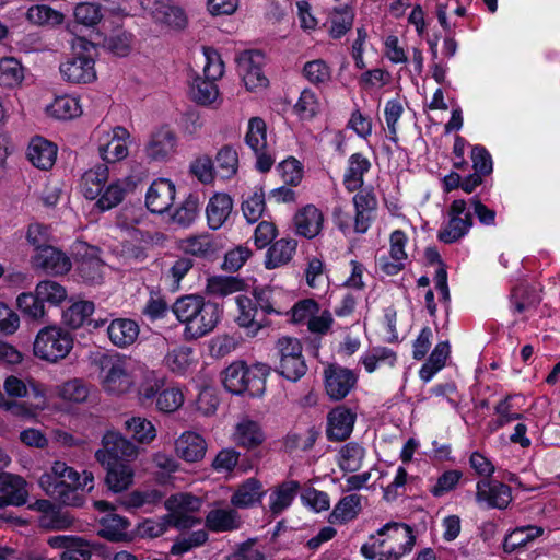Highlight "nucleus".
Segmentation results:
<instances>
[{"instance_id":"obj_29","label":"nucleus","mask_w":560,"mask_h":560,"mask_svg":"<svg viewBox=\"0 0 560 560\" xmlns=\"http://www.w3.org/2000/svg\"><path fill=\"white\" fill-rule=\"evenodd\" d=\"M57 153V145L39 136L32 138L26 151L31 164L43 171H48L55 165Z\"/></svg>"},{"instance_id":"obj_23","label":"nucleus","mask_w":560,"mask_h":560,"mask_svg":"<svg viewBox=\"0 0 560 560\" xmlns=\"http://www.w3.org/2000/svg\"><path fill=\"white\" fill-rule=\"evenodd\" d=\"M109 170L104 164H98L85 171L80 179V191L85 199L98 202L108 187Z\"/></svg>"},{"instance_id":"obj_28","label":"nucleus","mask_w":560,"mask_h":560,"mask_svg":"<svg viewBox=\"0 0 560 560\" xmlns=\"http://www.w3.org/2000/svg\"><path fill=\"white\" fill-rule=\"evenodd\" d=\"M207 452V442L195 431H184L175 440V454L187 463H197L203 459Z\"/></svg>"},{"instance_id":"obj_33","label":"nucleus","mask_w":560,"mask_h":560,"mask_svg":"<svg viewBox=\"0 0 560 560\" xmlns=\"http://www.w3.org/2000/svg\"><path fill=\"white\" fill-rule=\"evenodd\" d=\"M293 223L296 234L313 238L323 229L324 215L314 205H306L295 213Z\"/></svg>"},{"instance_id":"obj_34","label":"nucleus","mask_w":560,"mask_h":560,"mask_svg":"<svg viewBox=\"0 0 560 560\" xmlns=\"http://www.w3.org/2000/svg\"><path fill=\"white\" fill-rule=\"evenodd\" d=\"M240 514L232 508L215 506L206 515L205 525L213 533H225L238 529L242 526Z\"/></svg>"},{"instance_id":"obj_60","label":"nucleus","mask_w":560,"mask_h":560,"mask_svg":"<svg viewBox=\"0 0 560 560\" xmlns=\"http://www.w3.org/2000/svg\"><path fill=\"white\" fill-rule=\"evenodd\" d=\"M207 540L208 533L205 529H198L179 535L172 545L171 553L174 556H183L192 549L205 545Z\"/></svg>"},{"instance_id":"obj_52","label":"nucleus","mask_w":560,"mask_h":560,"mask_svg":"<svg viewBox=\"0 0 560 560\" xmlns=\"http://www.w3.org/2000/svg\"><path fill=\"white\" fill-rule=\"evenodd\" d=\"M30 23L38 26H58L65 21V15L46 4L32 5L26 12Z\"/></svg>"},{"instance_id":"obj_47","label":"nucleus","mask_w":560,"mask_h":560,"mask_svg":"<svg viewBox=\"0 0 560 560\" xmlns=\"http://www.w3.org/2000/svg\"><path fill=\"white\" fill-rule=\"evenodd\" d=\"M296 246L295 240L281 238L275 242L267 252L266 267L275 269L288 264L292 259Z\"/></svg>"},{"instance_id":"obj_64","label":"nucleus","mask_w":560,"mask_h":560,"mask_svg":"<svg viewBox=\"0 0 560 560\" xmlns=\"http://www.w3.org/2000/svg\"><path fill=\"white\" fill-rule=\"evenodd\" d=\"M77 23L86 27H93L101 22L104 14L102 7L94 2L78 3L73 10Z\"/></svg>"},{"instance_id":"obj_63","label":"nucleus","mask_w":560,"mask_h":560,"mask_svg":"<svg viewBox=\"0 0 560 560\" xmlns=\"http://www.w3.org/2000/svg\"><path fill=\"white\" fill-rule=\"evenodd\" d=\"M16 305L25 316L32 319L39 320L46 315L45 304L35 291L21 293L16 299Z\"/></svg>"},{"instance_id":"obj_61","label":"nucleus","mask_w":560,"mask_h":560,"mask_svg":"<svg viewBox=\"0 0 560 560\" xmlns=\"http://www.w3.org/2000/svg\"><path fill=\"white\" fill-rule=\"evenodd\" d=\"M56 396L68 402L80 404L89 397V388L78 378L65 382L55 388Z\"/></svg>"},{"instance_id":"obj_26","label":"nucleus","mask_w":560,"mask_h":560,"mask_svg":"<svg viewBox=\"0 0 560 560\" xmlns=\"http://www.w3.org/2000/svg\"><path fill=\"white\" fill-rule=\"evenodd\" d=\"M175 185L167 178H158L149 187L145 195L147 208L153 213H164L173 205Z\"/></svg>"},{"instance_id":"obj_21","label":"nucleus","mask_w":560,"mask_h":560,"mask_svg":"<svg viewBox=\"0 0 560 560\" xmlns=\"http://www.w3.org/2000/svg\"><path fill=\"white\" fill-rule=\"evenodd\" d=\"M407 244L408 236L404 231L395 230L390 233L388 256H382L378 259L380 269L384 273L395 276L406 267L408 260Z\"/></svg>"},{"instance_id":"obj_32","label":"nucleus","mask_w":560,"mask_h":560,"mask_svg":"<svg viewBox=\"0 0 560 560\" xmlns=\"http://www.w3.org/2000/svg\"><path fill=\"white\" fill-rule=\"evenodd\" d=\"M51 548L63 549L60 560H90L91 551L88 542L74 536L57 535L47 540Z\"/></svg>"},{"instance_id":"obj_8","label":"nucleus","mask_w":560,"mask_h":560,"mask_svg":"<svg viewBox=\"0 0 560 560\" xmlns=\"http://www.w3.org/2000/svg\"><path fill=\"white\" fill-rule=\"evenodd\" d=\"M72 348L71 334L56 325L42 328L33 342L34 355L48 363H58L66 359Z\"/></svg>"},{"instance_id":"obj_19","label":"nucleus","mask_w":560,"mask_h":560,"mask_svg":"<svg viewBox=\"0 0 560 560\" xmlns=\"http://www.w3.org/2000/svg\"><path fill=\"white\" fill-rule=\"evenodd\" d=\"M141 8L156 22L175 30L187 25L185 11L172 3L171 0H138Z\"/></svg>"},{"instance_id":"obj_54","label":"nucleus","mask_w":560,"mask_h":560,"mask_svg":"<svg viewBox=\"0 0 560 560\" xmlns=\"http://www.w3.org/2000/svg\"><path fill=\"white\" fill-rule=\"evenodd\" d=\"M354 12L348 5L335 8L329 14V35L332 38H341L352 27Z\"/></svg>"},{"instance_id":"obj_55","label":"nucleus","mask_w":560,"mask_h":560,"mask_svg":"<svg viewBox=\"0 0 560 560\" xmlns=\"http://www.w3.org/2000/svg\"><path fill=\"white\" fill-rule=\"evenodd\" d=\"M37 296L50 306H59L68 296L67 289L55 280L39 281L35 287Z\"/></svg>"},{"instance_id":"obj_7","label":"nucleus","mask_w":560,"mask_h":560,"mask_svg":"<svg viewBox=\"0 0 560 560\" xmlns=\"http://www.w3.org/2000/svg\"><path fill=\"white\" fill-rule=\"evenodd\" d=\"M101 386L107 394L122 395L135 385L130 363L118 353L103 354L98 359Z\"/></svg>"},{"instance_id":"obj_38","label":"nucleus","mask_w":560,"mask_h":560,"mask_svg":"<svg viewBox=\"0 0 560 560\" xmlns=\"http://www.w3.org/2000/svg\"><path fill=\"white\" fill-rule=\"evenodd\" d=\"M300 490V482L287 480L275 487L269 494V511L273 515L281 514L294 501Z\"/></svg>"},{"instance_id":"obj_44","label":"nucleus","mask_w":560,"mask_h":560,"mask_svg":"<svg viewBox=\"0 0 560 560\" xmlns=\"http://www.w3.org/2000/svg\"><path fill=\"white\" fill-rule=\"evenodd\" d=\"M244 289V280L237 277L212 276L207 279L205 290L208 295L224 298Z\"/></svg>"},{"instance_id":"obj_11","label":"nucleus","mask_w":560,"mask_h":560,"mask_svg":"<svg viewBox=\"0 0 560 560\" xmlns=\"http://www.w3.org/2000/svg\"><path fill=\"white\" fill-rule=\"evenodd\" d=\"M276 349L279 357V373L292 382L300 380L307 370L300 340L298 338L283 336L278 339Z\"/></svg>"},{"instance_id":"obj_10","label":"nucleus","mask_w":560,"mask_h":560,"mask_svg":"<svg viewBox=\"0 0 560 560\" xmlns=\"http://www.w3.org/2000/svg\"><path fill=\"white\" fill-rule=\"evenodd\" d=\"M167 517L173 527L188 529L201 523L196 516L202 505V500L191 493L179 492L172 494L164 503Z\"/></svg>"},{"instance_id":"obj_4","label":"nucleus","mask_w":560,"mask_h":560,"mask_svg":"<svg viewBox=\"0 0 560 560\" xmlns=\"http://www.w3.org/2000/svg\"><path fill=\"white\" fill-rule=\"evenodd\" d=\"M38 485L46 494L66 503L70 492L75 490L91 492L94 489V475L89 470L79 472L62 460H55L39 477Z\"/></svg>"},{"instance_id":"obj_6","label":"nucleus","mask_w":560,"mask_h":560,"mask_svg":"<svg viewBox=\"0 0 560 560\" xmlns=\"http://www.w3.org/2000/svg\"><path fill=\"white\" fill-rule=\"evenodd\" d=\"M74 57L60 65V73L69 83L86 84L96 79L94 59L92 52L95 50L93 43L83 37H75L71 44Z\"/></svg>"},{"instance_id":"obj_20","label":"nucleus","mask_w":560,"mask_h":560,"mask_svg":"<svg viewBox=\"0 0 560 560\" xmlns=\"http://www.w3.org/2000/svg\"><path fill=\"white\" fill-rule=\"evenodd\" d=\"M325 389L332 400H341L354 388L358 375L350 369L330 364L325 369Z\"/></svg>"},{"instance_id":"obj_41","label":"nucleus","mask_w":560,"mask_h":560,"mask_svg":"<svg viewBox=\"0 0 560 560\" xmlns=\"http://www.w3.org/2000/svg\"><path fill=\"white\" fill-rule=\"evenodd\" d=\"M130 522L118 514L109 513L100 520L98 535L110 541H124L129 538Z\"/></svg>"},{"instance_id":"obj_13","label":"nucleus","mask_w":560,"mask_h":560,"mask_svg":"<svg viewBox=\"0 0 560 560\" xmlns=\"http://www.w3.org/2000/svg\"><path fill=\"white\" fill-rule=\"evenodd\" d=\"M291 320L295 324H306L311 332L326 334L332 323V314L329 310H320L317 302L305 299L289 307Z\"/></svg>"},{"instance_id":"obj_57","label":"nucleus","mask_w":560,"mask_h":560,"mask_svg":"<svg viewBox=\"0 0 560 560\" xmlns=\"http://www.w3.org/2000/svg\"><path fill=\"white\" fill-rule=\"evenodd\" d=\"M365 451L354 442L345 444L338 454V465L342 470L357 471L361 468Z\"/></svg>"},{"instance_id":"obj_16","label":"nucleus","mask_w":560,"mask_h":560,"mask_svg":"<svg viewBox=\"0 0 560 560\" xmlns=\"http://www.w3.org/2000/svg\"><path fill=\"white\" fill-rule=\"evenodd\" d=\"M447 222L439 232V240L454 243L464 237L472 226L474 217L464 199H455L447 212Z\"/></svg>"},{"instance_id":"obj_30","label":"nucleus","mask_w":560,"mask_h":560,"mask_svg":"<svg viewBox=\"0 0 560 560\" xmlns=\"http://www.w3.org/2000/svg\"><path fill=\"white\" fill-rule=\"evenodd\" d=\"M0 506L15 505L20 506L26 503L27 489L26 481L16 475L9 472L0 474Z\"/></svg>"},{"instance_id":"obj_5","label":"nucleus","mask_w":560,"mask_h":560,"mask_svg":"<svg viewBox=\"0 0 560 560\" xmlns=\"http://www.w3.org/2000/svg\"><path fill=\"white\" fill-rule=\"evenodd\" d=\"M138 399L142 406L155 404L156 410L172 413L185 402L183 388L178 385L166 386V380L154 371H148L139 384Z\"/></svg>"},{"instance_id":"obj_15","label":"nucleus","mask_w":560,"mask_h":560,"mask_svg":"<svg viewBox=\"0 0 560 560\" xmlns=\"http://www.w3.org/2000/svg\"><path fill=\"white\" fill-rule=\"evenodd\" d=\"M245 142L256 155V166L260 172H268L276 158L273 149L267 139L266 122L259 117H253L247 125Z\"/></svg>"},{"instance_id":"obj_40","label":"nucleus","mask_w":560,"mask_h":560,"mask_svg":"<svg viewBox=\"0 0 560 560\" xmlns=\"http://www.w3.org/2000/svg\"><path fill=\"white\" fill-rule=\"evenodd\" d=\"M265 491L259 480L249 478L237 487L231 497V503L235 508L247 509L260 503Z\"/></svg>"},{"instance_id":"obj_3","label":"nucleus","mask_w":560,"mask_h":560,"mask_svg":"<svg viewBox=\"0 0 560 560\" xmlns=\"http://www.w3.org/2000/svg\"><path fill=\"white\" fill-rule=\"evenodd\" d=\"M416 537L410 526L402 523H387L372 535L361 547L366 559L400 560L411 552Z\"/></svg>"},{"instance_id":"obj_62","label":"nucleus","mask_w":560,"mask_h":560,"mask_svg":"<svg viewBox=\"0 0 560 560\" xmlns=\"http://www.w3.org/2000/svg\"><path fill=\"white\" fill-rule=\"evenodd\" d=\"M162 498V492L156 489L135 490L120 499L119 503L127 510L139 509L147 504H155Z\"/></svg>"},{"instance_id":"obj_48","label":"nucleus","mask_w":560,"mask_h":560,"mask_svg":"<svg viewBox=\"0 0 560 560\" xmlns=\"http://www.w3.org/2000/svg\"><path fill=\"white\" fill-rule=\"evenodd\" d=\"M163 362L172 373L184 375L195 365L194 350L189 347L174 348L166 353Z\"/></svg>"},{"instance_id":"obj_1","label":"nucleus","mask_w":560,"mask_h":560,"mask_svg":"<svg viewBox=\"0 0 560 560\" xmlns=\"http://www.w3.org/2000/svg\"><path fill=\"white\" fill-rule=\"evenodd\" d=\"M102 448L95 452L96 460L105 468V483L115 493L129 489L135 479L133 467L121 459H136L139 448L120 432L108 430L102 438Z\"/></svg>"},{"instance_id":"obj_31","label":"nucleus","mask_w":560,"mask_h":560,"mask_svg":"<svg viewBox=\"0 0 560 560\" xmlns=\"http://www.w3.org/2000/svg\"><path fill=\"white\" fill-rule=\"evenodd\" d=\"M371 162L362 153H353L348 158L342 183L347 191L353 192L363 187L364 177L371 170Z\"/></svg>"},{"instance_id":"obj_49","label":"nucleus","mask_w":560,"mask_h":560,"mask_svg":"<svg viewBox=\"0 0 560 560\" xmlns=\"http://www.w3.org/2000/svg\"><path fill=\"white\" fill-rule=\"evenodd\" d=\"M47 113L57 119H73L82 114L79 98L72 95L57 96L48 106Z\"/></svg>"},{"instance_id":"obj_2","label":"nucleus","mask_w":560,"mask_h":560,"mask_svg":"<svg viewBox=\"0 0 560 560\" xmlns=\"http://www.w3.org/2000/svg\"><path fill=\"white\" fill-rule=\"evenodd\" d=\"M177 320L184 325L186 339L196 340L212 332L220 323L222 307L199 294L178 298L172 306Z\"/></svg>"},{"instance_id":"obj_46","label":"nucleus","mask_w":560,"mask_h":560,"mask_svg":"<svg viewBox=\"0 0 560 560\" xmlns=\"http://www.w3.org/2000/svg\"><path fill=\"white\" fill-rule=\"evenodd\" d=\"M450 355V345L447 341L439 342L431 354L429 355L427 362L421 366L419 371L420 378L428 383L430 382L434 375L441 371L446 363V360Z\"/></svg>"},{"instance_id":"obj_17","label":"nucleus","mask_w":560,"mask_h":560,"mask_svg":"<svg viewBox=\"0 0 560 560\" xmlns=\"http://www.w3.org/2000/svg\"><path fill=\"white\" fill-rule=\"evenodd\" d=\"M265 55L258 50H248L237 59L238 72L248 91L266 88L268 79L264 74Z\"/></svg>"},{"instance_id":"obj_9","label":"nucleus","mask_w":560,"mask_h":560,"mask_svg":"<svg viewBox=\"0 0 560 560\" xmlns=\"http://www.w3.org/2000/svg\"><path fill=\"white\" fill-rule=\"evenodd\" d=\"M223 385L232 394L248 393L258 396L265 390V378L256 369L246 366L243 362L230 364L223 372Z\"/></svg>"},{"instance_id":"obj_42","label":"nucleus","mask_w":560,"mask_h":560,"mask_svg":"<svg viewBox=\"0 0 560 560\" xmlns=\"http://www.w3.org/2000/svg\"><path fill=\"white\" fill-rule=\"evenodd\" d=\"M235 442L245 448H254L265 441L260 424L249 418H243L235 427Z\"/></svg>"},{"instance_id":"obj_24","label":"nucleus","mask_w":560,"mask_h":560,"mask_svg":"<svg viewBox=\"0 0 560 560\" xmlns=\"http://www.w3.org/2000/svg\"><path fill=\"white\" fill-rule=\"evenodd\" d=\"M31 264L35 269L55 276L63 275L71 269L69 257L51 245L35 253L31 258Z\"/></svg>"},{"instance_id":"obj_12","label":"nucleus","mask_w":560,"mask_h":560,"mask_svg":"<svg viewBox=\"0 0 560 560\" xmlns=\"http://www.w3.org/2000/svg\"><path fill=\"white\" fill-rule=\"evenodd\" d=\"M95 137L100 156L104 162L115 163L128 156L131 135L125 127L98 128Z\"/></svg>"},{"instance_id":"obj_45","label":"nucleus","mask_w":560,"mask_h":560,"mask_svg":"<svg viewBox=\"0 0 560 560\" xmlns=\"http://www.w3.org/2000/svg\"><path fill=\"white\" fill-rule=\"evenodd\" d=\"M178 248L185 254L206 258L214 254L215 245L210 234L192 235L178 241Z\"/></svg>"},{"instance_id":"obj_53","label":"nucleus","mask_w":560,"mask_h":560,"mask_svg":"<svg viewBox=\"0 0 560 560\" xmlns=\"http://www.w3.org/2000/svg\"><path fill=\"white\" fill-rule=\"evenodd\" d=\"M294 113L302 120L315 118L322 110V102L318 95L311 89H304L298 102L294 104Z\"/></svg>"},{"instance_id":"obj_37","label":"nucleus","mask_w":560,"mask_h":560,"mask_svg":"<svg viewBox=\"0 0 560 560\" xmlns=\"http://www.w3.org/2000/svg\"><path fill=\"white\" fill-rule=\"evenodd\" d=\"M235 302L238 310L236 323L240 327L247 330V335L255 337L267 324L256 319L257 306L254 301L246 295H237Z\"/></svg>"},{"instance_id":"obj_36","label":"nucleus","mask_w":560,"mask_h":560,"mask_svg":"<svg viewBox=\"0 0 560 560\" xmlns=\"http://www.w3.org/2000/svg\"><path fill=\"white\" fill-rule=\"evenodd\" d=\"M233 209V200L225 192H215L206 208L208 225L212 230L220 229L229 219Z\"/></svg>"},{"instance_id":"obj_59","label":"nucleus","mask_w":560,"mask_h":560,"mask_svg":"<svg viewBox=\"0 0 560 560\" xmlns=\"http://www.w3.org/2000/svg\"><path fill=\"white\" fill-rule=\"evenodd\" d=\"M24 79V69L14 57L0 59V84L8 88L20 85Z\"/></svg>"},{"instance_id":"obj_58","label":"nucleus","mask_w":560,"mask_h":560,"mask_svg":"<svg viewBox=\"0 0 560 560\" xmlns=\"http://www.w3.org/2000/svg\"><path fill=\"white\" fill-rule=\"evenodd\" d=\"M94 312V303L78 301L72 303L62 314L63 323L71 328H80Z\"/></svg>"},{"instance_id":"obj_56","label":"nucleus","mask_w":560,"mask_h":560,"mask_svg":"<svg viewBox=\"0 0 560 560\" xmlns=\"http://www.w3.org/2000/svg\"><path fill=\"white\" fill-rule=\"evenodd\" d=\"M215 80L197 77L190 86V95L195 102L201 105H211L219 100V89Z\"/></svg>"},{"instance_id":"obj_22","label":"nucleus","mask_w":560,"mask_h":560,"mask_svg":"<svg viewBox=\"0 0 560 560\" xmlns=\"http://www.w3.org/2000/svg\"><path fill=\"white\" fill-rule=\"evenodd\" d=\"M476 501L489 509L504 510L512 501L511 488L497 480H479L476 485Z\"/></svg>"},{"instance_id":"obj_39","label":"nucleus","mask_w":560,"mask_h":560,"mask_svg":"<svg viewBox=\"0 0 560 560\" xmlns=\"http://www.w3.org/2000/svg\"><path fill=\"white\" fill-rule=\"evenodd\" d=\"M363 497L357 493L341 498L329 514L330 524H346L353 521L362 510Z\"/></svg>"},{"instance_id":"obj_35","label":"nucleus","mask_w":560,"mask_h":560,"mask_svg":"<svg viewBox=\"0 0 560 560\" xmlns=\"http://www.w3.org/2000/svg\"><path fill=\"white\" fill-rule=\"evenodd\" d=\"M139 332L138 323L129 318H116L107 327L110 342L118 348H127L135 343Z\"/></svg>"},{"instance_id":"obj_50","label":"nucleus","mask_w":560,"mask_h":560,"mask_svg":"<svg viewBox=\"0 0 560 560\" xmlns=\"http://www.w3.org/2000/svg\"><path fill=\"white\" fill-rule=\"evenodd\" d=\"M360 361L368 373H373L381 366L393 368L397 362V354L389 348L374 347L366 351Z\"/></svg>"},{"instance_id":"obj_25","label":"nucleus","mask_w":560,"mask_h":560,"mask_svg":"<svg viewBox=\"0 0 560 560\" xmlns=\"http://www.w3.org/2000/svg\"><path fill=\"white\" fill-rule=\"evenodd\" d=\"M136 186L137 180L131 175L110 180L105 195L95 202V208L101 212L116 208L135 190Z\"/></svg>"},{"instance_id":"obj_51","label":"nucleus","mask_w":560,"mask_h":560,"mask_svg":"<svg viewBox=\"0 0 560 560\" xmlns=\"http://www.w3.org/2000/svg\"><path fill=\"white\" fill-rule=\"evenodd\" d=\"M125 430L140 444H150L156 438L155 425L144 417H131L125 421Z\"/></svg>"},{"instance_id":"obj_18","label":"nucleus","mask_w":560,"mask_h":560,"mask_svg":"<svg viewBox=\"0 0 560 560\" xmlns=\"http://www.w3.org/2000/svg\"><path fill=\"white\" fill-rule=\"evenodd\" d=\"M253 295L266 315H289V307L293 300L291 292L280 287L267 285L255 288Z\"/></svg>"},{"instance_id":"obj_14","label":"nucleus","mask_w":560,"mask_h":560,"mask_svg":"<svg viewBox=\"0 0 560 560\" xmlns=\"http://www.w3.org/2000/svg\"><path fill=\"white\" fill-rule=\"evenodd\" d=\"M179 140L173 128L160 126L149 135L143 153L148 161L165 163L171 161L178 152Z\"/></svg>"},{"instance_id":"obj_27","label":"nucleus","mask_w":560,"mask_h":560,"mask_svg":"<svg viewBox=\"0 0 560 560\" xmlns=\"http://www.w3.org/2000/svg\"><path fill=\"white\" fill-rule=\"evenodd\" d=\"M355 413L345 406L334 408L327 416L326 434L330 441H343L350 436L355 422Z\"/></svg>"},{"instance_id":"obj_43","label":"nucleus","mask_w":560,"mask_h":560,"mask_svg":"<svg viewBox=\"0 0 560 560\" xmlns=\"http://www.w3.org/2000/svg\"><path fill=\"white\" fill-rule=\"evenodd\" d=\"M544 528L536 525L520 526L511 530L504 538L503 548L513 552L517 548L525 547L544 535Z\"/></svg>"}]
</instances>
